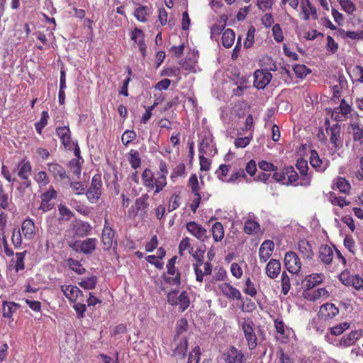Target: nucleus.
Instances as JSON below:
<instances>
[{
  "mask_svg": "<svg viewBox=\"0 0 363 363\" xmlns=\"http://www.w3.org/2000/svg\"><path fill=\"white\" fill-rule=\"evenodd\" d=\"M248 348L252 350L257 345V337L255 333V324L250 318H245L240 323Z\"/></svg>",
  "mask_w": 363,
  "mask_h": 363,
  "instance_id": "obj_1",
  "label": "nucleus"
},
{
  "mask_svg": "<svg viewBox=\"0 0 363 363\" xmlns=\"http://www.w3.org/2000/svg\"><path fill=\"white\" fill-rule=\"evenodd\" d=\"M179 291H172L167 296V301L172 306H179L181 311H184L189 306L190 299L188 293L183 291L179 295Z\"/></svg>",
  "mask_w": 363,
  "mask_h": 363,
  "instance_id": "obj_2",
  "label": "nucleus"
},
{
  "mask_svg": "<svg viewBox=\"0 0 363 363\" xmlns=\"http://www.w3.org/2000/svg\"><path fill=\"white\" fill-rule=\"evenodd\" d=\"M61 291L64 296L71 302H84V296L83 292L76 286L62 285L60 286Z\"/></svg>",
  "mask_w": 363,
  "mask_h": 363,
  "instance_id": "obj_3",
  "label": "nucleus"
},
{
  "mask_svg": "<svg viewBox=\"0 0 363 363\" xmlns=\"http://www.w3.org/2000/svg\"><path fill=\"white\" fill-rule=\"evenodd\" d=\"M302 296L308 301H316L320 299H328L330 297V294L325 288H319L316 289H306L303 291Z\"/></svg>",
  "mask_w": 363,
  "mask_h": 363,
  "instance_id": "obj_4",
  "label": "nucleus"
},
{
  "mask_svg": "<svg viewBox=\"0 0 363 363\" xmlns=\"http://www.w3.org/2000/svg\"><path fill=\"white\" fill-rule=\"evenodd\" d=\"M284 264L289 272L297 274L301 268V262L298 256L294 252H289L285 255Z\"/></svg>",
  "mask_w": 363,
  "mask_h": 363,
  "instance_id": "obj_5",
  "label": "nucleus"
},
{
  "mask_svg": "<svg viewBox=\"0 0 363 363\" xmlns=\"http://www.w3.org/2000/svg\"><path fill=\"white\" fill-rule=\"evenodd\" d=\"M101 241L104 250H108L114 245H116V241L114 239V232L108 225L107 220H105V225L101 234Z\"/></svg>",
  "mask_w": 363,
  "mask_h": 363,
  "instance_id": "obj_6",
  "label": "nucleus"
},
{
  "mask_svg": "<svg viewBox=\"0 0 363 363\" xmlns=\"http://www.w3.org/2000/svg\"><path fill=\"white\" fill-rule=\"evenodd\" d=\"M101 180L100 175L93 177L91 185L86 192L87 199L91 202H96L101 196Z\"/></svg>",
  "mask_w": 363,
  "mask_h": 363,
  "instance_id": "obj_7",
  "label": "nucleus"
},
{
  "mask_svg": "<svg viewBox=\"0 0 363 363\" xmlns=\"http://www.w3.org/2000/svg\"><path fill=\"white\" fill-rule=\"evenodd\" d=\"M351 112V106L346 103L345 99H342L338 107L333 109L332 117L337 121H345Z\"/></svg>",
  "mask_w": 363,
  "mask_h": 363,
  "instance_id": "obj_8",
  "label": "nucleus"
},
{
  "mask_svg": "<svg viewBox=\"0 0 363 363\" xmlns=\"http://www.w3.org/2000/svg\"><path fill=\"white\" fill-rule=\"evenodd\" d=\"M272 74L264 70H257L254 73V86L259 89H264L271 81Z\"/></svg>",
  "mask_w": 363,
  "mask_h": 363,
  "instance_id": "obj_9",
  "label": "nucleus"
},
{
  "mask_svg": "<svg viewBox=\"0 0 363 363\" xmlns=\"http://www.w3.org/2000/svg\"><path fill=\"white\" fill-rule=\"evenodd\" d=\"M97 244L96 238H88L83 241L76 242L74 244L73 248L76 251H80L84 254L92 252L95 249Z\"/></svg>",
  "mask_w": 363,
  "mask_h": 363,
  "instance_id": "obj_10",
  "label": "nucleus"
},
{
  "mask_svg": "<svg viewBox=\"0 0 363 363\" xmlns=\"http://www.w3.org/2000/svg\"><path fill=\"white\" fill-rule=\"evenodd\" d=\"M18 176L24 180L22 186L29 187L30 186V182L28 177L31 173V165L30 162L25 161L20 162L18 164Z\"/></svg>",
  "mask_w": 363,
  "mask_h": 363,
  "instance_id": "obj_11",
  "label": "nucleus"
},
{
  "mask_svg": "<svg viewBox=\"0 0 363 363\" xmlns=\"http://www.w3.org/2000/svg\"><path fill=\"white\" fill-rule=\"evenodd\" d=\"M186 229L191 235L201 241H204L208 238L206 230L196 222L187 223Z\"/></svg>",
  "mask_w": 363,
  "mask_h": 363,
  "instance_id": "obj_12",
  "label": "nucleus"
},
{
  "mask_svg": "<svg viewBox=\"0 0 363 363\" xmlns=\"http://www.w3.org/2000/svg\"><path fill=\"white\" fill-rule=\"evenodd\" d=\"M219 291L227 298L230 299H241V294L238 289L228 283H221L218 286Z\"/></svg>",
  "mask_w": 363,
  "mask_h": 363,
  "instance_id": "obj_13",
  "label": "nucleus"
},
{
  "mask_svg": "<svg viewBox=\"0 0 363 363\" xmlns=\"http://www.w3.org/2000/svg\"><path fill=\"white\" fill-rule=\"evenodd\" d=\"M310 163L313 168L320 172H323L329 166V161L320 159L315 151L311 152Z\"/></svg>",
  "mask_w": 363,
  "mask_h": 363,
  "instance_id": "obj_14",
  "label": "nucleus"
},
{
  "mask_svg": "<svg viewBox=\"0 0 363 363\" xmlns=\"http://www.w3.org/2000/svg\"><path fill=\"white\" fill-rule=\"evenodd\" d=\"M330 135V141L335 148L342 145L340 140L341 128L338 124L333 125L329 130H327Z\"/></svg>",
  "mask_w": 363,
  "mask_h": 363,
  "instance_id": "obj_15",
  "label": "nucleus"
},
{
  "mask_svg": "<svg viewBox=\"0 0 363 363\" xmlns=\"http://www.w3.org/2000/svg\"><path fill=\"white\" fill-rule=\"evenodd\" d=\"M301 6L303 14V18L305 21L308 20L310 16H311L313 19L318 18L316 9L311 5L310 0H301Z\"/></svg>",
  "mask_w": 363,
  "mask_h": 363,
  "instance_id": "obj_16",
  "label": "nucleus"
},
{
  "mask_svg": "<svg viewBox=\"0 0 363 363\" xmlns=\"http://www.w3.org/2000/svg\"><path fill=\"white\" fill-rule=\"evenodd\" d=\"M325 279L323 273H314L306 276L303 282L306 289H313L315 286L321 284Z\"/></svg>",
  "mask_w": 363,
  "mask_h": 363,
  "instance_id": "obj_17",
  "label": "nucleus"
},
{
  "mask_svg": "<svg viewBox=\"0 0 363 363\" xmlns=\"http://www.w3.org/2000/svg\"><path fill=\"white\" fill-rule=\"evenodd\" d=\"M274 250V243L270 240H265L259 247V255L262 262H265L272 255Z\"/></svg>",
  "mask_w": 363,
  "mask_h": 363,
  "instance_id": "obj_18",
  "label": "nucleus"
},
{
  "mask_svg": "<svg viewBox=\"0 0 363 363\" xmlns=\"http://www.w3.org/2000/svg\"><path fill=\"white\" fill-rule=\"evenodd\" d=\"M168 276H164L166 283L172 286H179L181 284L180 272L176 267H167Z\"/></svg>",
  "mask_w": 363,
  "mask_h": 363,
  "instance_id": "obj_19",
  "label": "nucleus"
},
{
  "mask_svg": "<svg viewBox=\"0 0 363 363\" xmlns=\"http://www.w3.org/2000/svg\"><path fill=\"white\" fill-rule=\"evenodd\" d=\"M361 333L358 331H352L349 334L344 335L338 344L337 345L340 347H347L355 343V342L360 337Z\"/></svg>",
  "mask_w": 363,
  "mask_h": 363,
  "instance_id": "obj_20",
  "label": "nucleus"
},
{
  "mask_svg": "<svg viewBox=\"0 0 363 363\" xmlns=\"http://www.w3.org/2000/svg\"><path fill=\"white\" fill-rule=\"evenodd\" d=\"M21 230L26 239L31 240L34 238L35 235V227L31 219H26L23 222Z\"/></svg>",
  "mask_w": 363,
  "mask_h": 363,
  "instance_id": "obj_21",
  "label": "nucleus"
},
{
  "mask_svg": "<svg viewBox=\"0 0 363 363\" xmlns=\"http://www.w3.org/2000/svg\"><path fill=\"white\" fill-rule=\"evenodd\" d=\"M339 313V309L333 303H325L320 307V314L324 318H333Z\"/></svg>",
  "mask_w": 363,
  "mask_h": 363,
  "instance_id": "obj_22",
  "label": "nucleus"
},
{
  "mask_svg": "<svg viewBox=\"0 0 363 363\" xmlns=\"http://www.w3.org/2000/svg\"><path fill=\"white\" fill-rule=\"evenodd\" d=\"M57 196V192L55 191L53 187L50 186V189L45 192L42 196V202L40 205V208L44 211H48L50 209L49 201Z\"/></svg>",
  "mask_w": 363,
  "mask_h": 363,
  "instance_id": "obj_23",
  "label": "nucleus"
},
{
  "mask_svg": "<svg viewBox=\"0 0 363 363\" xmlns=\"http://www.w3.org/2000/svg\"><path fill=\"white\" fill-rule=\"evenodd\" d=\"M333 189H335V187L337 189L340 191V192L345 194H349L350 189H351V185L350 182L344 177H338L334 180V184H333Z\"/></svg>",
  "mask_w": 363,
  "mask_h": 363,
  "instance_id": "obj_24",
  "label": "nucleus"
},
{
  "mask_svg": "<svg viewBox=\"0 0 363 363\" xmlns=\"http://www.w3.org/2000/svg\"><path fill=\"white\" fill-rule=\"evenodd\" d=\"M281 264L277 259H271L266 267V273L271 279L276 278L280 273Z\"/></svg>",
  "mask_w": 363,
  "mask_h": 363,
  "instance_id": "obj_25",
  "label": "nucleus"
},
{
  "mask_svg": "<svg viewBox=\"0 0 363 363\" xmlns=\"http://www.w3.org/2000/svg\"><path fill=\"white\" fill-rule=\"evenodd\" d=\"M333 250L328 245H321L319 250V257L325 264H330L333 259Z\"/></svg>",
  "mask_w": 363,
  "mask_h": 363,
  "instance_id": "obj_26",
  "label": "nucleus"
},
{
  "mask_svg": "<svg viewBox=\"0 0 363 363\" xmlns=\"http://www.w3.org/2000/svg\"><path fill=\"white\" fill-rule=\"evenodd\" d=\"M56 134L62 140L65 147H69L70 145V130L67 126L58 127L56 128Z\"/></svg>",
  "mask_w": 363,
  "mask_h": 363,
  "instance_id": "obj_27",
  "label": "nucleus"
},
{
  "mask_svg": "<svg viewBox=\"0 0 363 363\" xmlns=\"http://www.w3.org/2000/svg\"><path fill=\"white\" fill-rule=\"evenodd\" d=\"M194 270L196 274V281L201 282L203 279L204 275H210L212 272V265L210 262H205L203 267V271L201 267H198L197 265H194Z\"/></svg>",
  "mask_w": 363,
  "mask_h": 363,
  "instance_id": "obj_28",
  "label": "nucleus"
},
{
  "mask_svg": "<svg viewBox=\"0 0 363 363\" xmlns=\"http://www.w3.org/2000/svg\"><path fill=\"white\" fill-rule=\"evenodd\" d=\"M131 39L138 45L140 50L144 53L146 46L145 44V38L143 31L138 28H135L131 33Z\"/></svg>",
  "mask_w": 363,
  "mask_h": 363,
  "instance_id": "obj_29",
  "label": "nucleus"
},
{
  "mask_svg": "<svg viewBox=\"0 0 363 363\" xmlns=\"http://www.w3.org/2000/svg\"><path fill=\"white\" fill-rule=\"evenodd\" d=\"M19 305L11 301H3V316L4 318H11L13 314L17 311Z\"/></svg>",
  "mask_w": 363,
  "mask_h": 363,
  "instance_id": "obj_30",
  "label": "nucleus"
},
{
  "mask_svg": "<svg viewBox=\"0 0 363 363\" xmlns=\"http://www.w3.org/2000/svg\"><path fill=\"white\" fill-rule=\"evenodd\" d=\"M226 362L228 363H243L244 354L241 351H238L235 348L233 347L228 352Z\"/></svg>",
  "mask_w": 363,
  "mask_h": 363,
  "instance_id": "obj_31",
  "label": "nucleus"
},
{
  "mask_svg": "<svg viewBox=\"0 0 363 363\" xmlns=\"http://www.w3.org/2000/svg\"><path fill=\"white\" fill-rule=\"evenodd\" d=\"M259 229V224L257 220H255L251 216L247 218L245 222L244 230L246 233L250 235L256 233Z\"/></svg>",
  "mask_w": 363,
  "mask_h": 363,
  "instance_id": "obj_32",
  "label": "nucleus"
},
{
  "mask_svg": "<svg viewBox=\"0 0 363 363\" xmlns=\"http://www.w3.org/2000/svg\"><path fill=\"white\" fill-rule=\"evenodd\" d=\"M48 171L51 173L55 177H59L61 179H65L68 178L66 175L65 170L64 168L55 163H52L48 164Z\"/></svg>",
  "mask_w": 363,
  "mask_h": 363,
  "instance_id": "obj_33",
  "label": "nucleus"
},
{
  "mask_svg": "<svg viewBox=\"0 0 363 363\" xmlns=\"http://www.w3.org/2000/svg\"><path fill=\"white\" fill-rule=\"evenodd\" d=\"M298 250L303 258L312 259L313 253L311 245L306 240H301L298 242Z\"/></svg>",
  "mask_w": 363,
  "mask_h": 363,
  "instance_id": "obj_34",
  "label": "nucleus"
},
{
  "mask_svg": "<svg viewBox=\"0 0 363 363\" xmlns=\"http://www.w3.org/2000/svg\"><path fill=\"white\" fill-rule=\"evenodd\" d=\"M212 236L215 242H220L224 236L223 226L220 222L215 223L211 228Z\"/></svg>",
  "mask_w": 363,
  "mask_h": 363,
  "instance_id": "obj_35",
  "label": "nucleus"
},
{
  "mask_svg": "<svg viewBox=\"0 0 363 363\" xmlns=\"http://www.w3.org/2000/svg\"><path fill=\"white\" fill-rule=\"evenodd\" d=\"M235 35L234 32L230 29H226L222 35V44L225 48H230L234 43Z\"/></svg>",
  "mask_w": 363,
  "mask_h": 363,
  "instance_id": "obj_36",
  "label": "nucleus"
},
{
  "mask_svg": "<svg viewBox=\"0 0 363 363\" xmlns=\"http://www.w3.org/2000/svg\"><path fill=\"white\" fill-rule=\"evenodd\" d=\"M154 174L150 169H145L143 171L142 174V180L145 187L150 189H154Z\"/></svg>",
  "mask_w": 363,
  "mask_h": 363,
  "instance_id": "obj_37",
  "label": "nucleus"
},
{
  "mask_svg": "<svg viewBox=\"0 0 363 363\" xmlns=\"http://www.w3.org/2000/svg\"><path fill=\"white\" fill-rule=\"evenodd\" d=\"M213 152H215V150L212 140L209 138L203 139L200 143L199 152L210 155Z\"/></svg>",
  "mask_w": 363,
  "mask_h": 363,
  "instance_id": "obj_38",
  "label": "nucleus"
},
{
  "mask_svg": "<svg viewBox=\"0 0 363 363\" xmlns=\"http://www.w3.org/2000/svg\"><path fill=\"white\" fill-rule=\"evenodd\" d=\"M166 177L167 176H164V174H157V177H155L153 182L154 188H155L154 195L160 193L167 185Z\"/></svg>",
  "mask_w": 363,
  "mask_h": 363,
  "instance_id": "obj_39",
  "label": "nucleus"
},
{
  "mask_svg": "<svg viewBox=\"0 0 363 363\" xmlns=\"http://www.w3.org/2000/svg\"><path fill=\"white\" fill-rule=\"evenodd\" d=\"M128 162L130 164L132 168L137 169L140 167L141 164V160L140 157V154L137 150H130L128 153Z\"/></svg>",
  "mask_w": 363,
  "mask_h": 363,
  "instance_id": "obj_40",
  "label": "nucleus"
},
{
  "mask_svg": "<svg viewBox=\"0 0 363 363\" xmlns=\"http://www.w3.org/2000/svg\"><path fill=\"white\" fill-rule=\"evenodd\" d=\"M285 174L287 177L288 186L294 184L298 179V175L294 168L291 166L284 167Z\"/></svg>",
  "mask_w": 363,
  "mask_h": 363,
  "instance_id": "obj_41",
  "label": "nucleus"
},
{
  "mask_svg": "<svg viewBox=\"0 0 363 363\" xmlns=\"http://www.w3.org/2000/svg\"><path fill=\"white\" fill-rule=\"evenodd\" d=\"M329 199L333 205L338 206L341 208L350 203V202L346 201L345 197L337 196L334 193H330Z\"/></svg>",
  "mask_w": 363,
  "mask_h": 363,
  "instance_id": "obj_42",
  "label": "nucleus"
},
{
  "mask_svg": "<svg viewBox=\"0 0 363 363\" xmlns=\"http://www.w3.org/2000/svg\"><path fill=\"white\" fill-rule=\"evenodd\" d=\"M96 280L97 278L96 276H91L90 277L83 279L80 282H79V285L85 289H93L96 285Z\"/></svg>",
  "mask_w": 363,
  "mask_h": 363,
  "instance_id": "obj_43",
  "label": "nucleus"
},
{
  "mask_svg": "<svg viewBox=\"0 0 363 363\" xmlns=\"http://www.w3.org/2000/svg\"><path fill=\"white\" fill-rule=\"evenodd\" d=\"M342 282L345 285L352 284L357 290H363V279L357 275L352 276L346 282L345 281H342Z\"/></svg>",
  "mask_w": 363,
  "mask_h": 363,
  "instance_id": "obj_44",
  "label": "nucleus"
},
{
  "mask_svg": "<svg viewBox=\"0 0 363 363\" xmlns=\"http://www.w3.org/2000/svg\"><path fill=\"white\" fill-rule=\"evenodd\" d=\"M49 118L48 112L46 111H43L41 113L40 119L38 122L35 123V126L36 131L41 134L42 130L43 128L48 124V119Z\"/></svg>",
  "mask_w": 363,
  "mask_h": 363,
  "instance_id": "obj_45",
  "label": "nucleus"
},
{
  "mask_svg": "<svg viewBox=\"0 0 363 363\" xmlns=\"http://www.w3.org/2000/svg\"><path fill=\"white\" fill-rule=\"evenodd\" d=\"M350 128L354 140L360 141L363 138V128L357 123H352Z\"/></svg>",
  "mask_w": 363,
  "mask_h": 363,
  "instance_id": "obj_46",
  "label": "nucleus"
},
{
  "mask_svg": "<svg viewBox=\"0 0 363 363\" xmlns=\"http://www.w3.org/2000/svg\"><path fill=\"white\" fill-rule=\"evenodd\" d=\"M67 264L72 269V270L74 271L79 274H82L85 272V269L78 261L70 258L67 259Z\"/></svg>",
  "mask_w": 363,
  "mask_h": 363,
  "instance_id": "obj_47",
  "label": "nucleus"
},
{
  "mask_svg": "<svg viewBox=\"0 0 363 363\" xmlns=\"http://www.w3.org/2000/svg\"><path fill=\"white\" fill-rule=\"evenodd\" d=\"M281 291L284 295H286L291 289L290 278L286 272H283L281 274Z\"/></svg>",
  "mask_w": 363,
  "mask_h": 363,
  "instance_id": "obj_48",
  "label": "nucleus"
},
{
  "mask_svg": "<svg viewBox=\"0 0 363 363\" xmlns=\"http://www.w3.org/2000/svg\"><path fill=\"white\" fill-rule=\"evenodd\" d=\"M27 251H24L22 252H17L16 254V262L14 266L15 271L18 272L21 270H23L25 267L24 266V259Z\"/></svg>",
  "mask_w": 363,
  "mask_h": 363,
  "instance_id": "obj_49",
  "label": "nucleus"
},
{
  "mask_svg": "<svg viewBox=\"0 0 363 363\" xmlns=\"http://www.w3.org/2000/svg\"><path fill=\"white\" fill-rule=\"evenodd\" d=\"M342 9L348 14H352L356 11V6L350 0H340Z\"/></svg>",
  "mask_w": 363,
  "mask_h": 363,
  "instance_id": "obj_50",
  "label": "nucleus"
},
{
  "mask_svg": "<svg viewBox=\"0 0 363 363\" xmlns=\"http://www.w3.org/2000/svg\"><path fill=\"white\" fill-rule=\"evenodd\" d=\"M188 343L186 340H183L174 350V354L179 356L181 358L184 357L187 352Z\"/></svg>",
  "mask_w": 363,
  "mask_h": 363,
  "instance_id": "obj_51",
  "label": "nucleus"
},
{
  "mask_svg": "<svg viewBox=\"0 0 363 363\" xmlns=\"http://www.w3.org/2000/svg\"><path fill=\"white\" fill-rule=\"evenodd\" d=\"M273 178L280 184L288 186L287 177L285 174L284 168L279 170L277 169L273 174Z\"/></svg>",
  "mask_w": 363,
  "mask_h": 363,
  "instance_id": "obj_52",
  "label": "nucleus"
},
{
  "mask_svg": "<svg viewBox=\"0 0 363 363\" xmlns=\"http://www.w3.org/2000/svg\"><path fill=\"white\" fill-rule=\"evenodd\" d=\"M189 186L191 188L192 193L195 196H199V181L196 174H192L189 180Z\"/></svg>",
  "mask_w": 363,
  "mask_h": 363,
  "instance_id": "obj_53",
  "label": "nucleus"
},
{
  "mask_svg": "<svg viewBox=\"0 0 363 363\" xmlns=\"http://www.w3.org/2000/svg\"><path fill=\"white\" fill-rule=\"evenodd\" d=\"M10 201L8 194L4 191L3 186H0V207L7 209L9 207Z\"/></svg>",
  "mask_w": 363,
  "mask_h": 363,
  "instance_id": "obj_54",
  "label": "nucleus"
},
{
  "mask_svg": "<svg viewBox=\"0 0 363 363\" xmlns=\"http://www.w3.org/2000/svg\"><path fill=\"white\" fill-rule=\"evenodd\" d=\"M35 180L40 186H45L49 183V179L47 174L44 171H40L35 176Z\"/></svg>",
  "mask_w": 363,
  "mask_h": 363,
  "instance_id": "obj_55",
  "label": "nucleus"
},
{
  "mask_svg": "<svg viewBox=\"0 0 363 363\" xmlns=\"http://www.w3.org/2000/svg\"><path fill=\"white\" fill-rule=\"evenodd\" d=\"M350 328V324L347 322L340 323L330 328L331 334L334 335H341L345 330Z\"/></svg>",
  "mask_w": 363,
  "mask_h": 363,
  "instance_id": "obj_56",
  "label": "nucleus"
},
{
  "mask_svg": "<svg viewBox=\"0 0 363 363\" xmlns=\"http://www.w3.org/2000/svg\"><path fill=\"white\" fill-rule=\"evenodd\" d=\"M91 230V227L89 223L86 222L77 223V232L81 235H85L88 234Z\"/></svg>",
  "mask_w": 363,
  "mask_h": 363,
  "instance_id": "obj_57",
  "label": "nucleus"
},
{
  "mask_svg": "<svg viewBox=\"0 0 363 363\" xmlns=\"http://www.w3.org/2000/svg\"><path fill=\"white\" fill-rule=\"evenodd\" d=\"M147 14V7L145 6H139L135 10L134 12V15L136 18L141 22L146 21Z\"/></svg>",
  "mask_w": 363,
  "mask_h": 363,
  "instance_id": "obj_58",
  "label": "nucleus"
},
{
  "mask_svg": "<svg viewBox=\"0 0 363 363\" xmlns=\"http://www.w3.org/2000/svg\"><path fill=\"white\" fill-rule=\"evenodd\" d=\"M136 137V134L134 131L126 130L123 133L121 140L124 145L127 146L131 143Z\"/></svg>",
  "mask_w": 363,
  "mask_h": 363,
  "instance_id": "obj_59",
  "label": "nucleus"
},
{
  "mask_svg": "<svg viewBox=\"0 0 363 363\" xmlns=\"http://www.w3.org/2000/svg\"><path fill=\"white\" fill-rule=\"evenodd\" d=\"M180 197L178 195H172L169 199L168 205V211H173L176 210L180 205Z\"/></svg>",
  "mask_w": 363,
  "mask_h": 363,
  "instance_id": "obj_60",
  "label": "nucleus"
},
{
  "mask_svg": "<svg viewBox=\"0 0 363 363\" xmlns=\"http://www.w3.org/2000/svg\"><path fill=\"white\" fill-rule=\"evenodd\" d=\"M58 211L62 219L69 220L72 216V211L65 205L60 204L58 206Z\"/></svg>",
  "mask_w": 363,
  "mask_h": 363,
  "instance_id": "obj_61",
  "label": "nucleus"
},
{
  "mask_svg": "<svg viewBox=\"0 0 363 363\" xmlns=\"http://www.w3.org/2000/svg\"><path fill=\"white\" fill-rule=\"evenodd\" d=\"M244 291L246 294L250 296H255L257 294V290L250 278H247L245 281V288Z\"/></svg>",
  "mask_w": 363,
  "mask_h": 363,
  "instance_id": "obj_62",
  "label": "nucleus"
},
{
  "mask_svg": "<svg viewBox=\"0 0 363 363\" xmlns=\"http://www.w3.org/2000/svg\"><path fill=\"white\" fill-rule=\"evenodd\" d=\"M149 196L147 194H143L135 201V206L138 210H143L147 206V200Z\"/></svg>",
  "mask_w": 363,
  "mask_h": 363,
  "instance_id": "obj_63",
  "label": "nucleus"
},
{
  "mask_svg": "<svg viewBox=\"0 0 363 363\" xmlns=\"http://www.w3.org/2000/svg\"><path fill=\"white\" fill-rule=\"evenodd\" d=\"M293 69L298 77L302 78L308 74V70L303 65H296L293 67Z\"/></svg>",
  "mask_w": 363,
  "mask_h": 363,
  "instance_id": "obj_64",
  "label": "nucleus"
}]
</instances>
